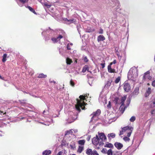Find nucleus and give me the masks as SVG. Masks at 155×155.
<instances>
[{
  "mask_svg": "<svg viewBox=\"0 0 155 155\" xmlns=\"http://www.w3.org/2000/svg\"><path fill=\"white\" fill-rule=\"evenodd\" d=\"M86 96H84L83 95H80L79 96L80 100L78 99H77V104L75 105L76 109L79 112L80 111V108H81L82 110L84 109L85 107L84 106L86 104L84 101L86 100L85 97Z\"/></svg>",
  "mask_w": 155,
  "mask_h": 155,
  "instance_id": "obj_1",
  "label": "nucleus"
},
{
  "mask_svg": "<svg viewBox=\"0 0 155 155\" xmlns=\"http://www.w3.org/2000/svg\"><path fill=\"white\" fill-rule=\"evenodd\" d=\"M57 34L58 36L56 37H54L51 38V40L53 43H56L59 41L60 39L63 38L65 32L64 31L59 30L58 31Z\"/></svg>",
  "mask_w": 155,
  "mask_h": 155,
  "instance_id": "obj_2",
  "label": "nucleus"
},
{
  "mask_svg": "<svg viewBox=\"0 0 155 155\" xmlns=\"http://www.w3.org/2000/svg\"><path fill=\"white\" fill-rule=\"evenodd\" d=\"M133 128L131 127H129L127 126L122 128V130L120 131L119 135H121L124 134V133L126 132L127 133V136L128 137H130V136L131 134L132 133L133 130Z\"/></svg>",
  "mask_w": 155,
  "mask_h": 155,
  "instance_id": "obj_3",
  "label": "nucleus"
},
{
  "mask_svg": "<svg viewBox=\"0 0 155 155\" xmlns=\"http://www.w3.org/2000/svg\"><path fill=\"white\" fill-rule=\"evenodd\" d=\"M70 69L67 70V71L66 72H68L69 73H73V75H76L77 73H81V72L84 73L86 72H89V68H82L81 71V72H77L76 71H74V68H70Z\"/></svg>",
  "mask_w": 155,
  "mask_h": 155,
  "instance_id": "obj_4",
  "label": "nucleus"
},
{
  "mask_svg": "<svg viewBox=\"0 0 155 155\" xmlns=\"http://www.w3.org/2000/svg\"><path fill=\"white\" fill-rule=\"evenodd\" d=\"M126 96H124L123 97H122L121 99V101L120 104H121V105L120 107V108L121 109L123 108V107H124V109H125L126 108H127V106H128L130 103V99H127V105L125 106L124 104V101L126 100Z\"/></svg>",
  "mask_w": 155,
  "mask_h": 155,
  "instance_id": "obj_5",
  "label": "nucleus"
},
{
  "mask_svg": "<svg viewBox=\"0 0 155 155\" xmlns=\"http://www.w3.org/2000/svg\"><path fill=\"white\" fill-rule=\"evenodd\" d=\"M137 75L138 72L137 68H130L128 73V77H133L134 76H137Z\"/></svg>",
  "mask_w": 155,
  "mask_h": 155,
  "instance_id": "obj_6",
  "label": "nucleus"
},
{
  "mask_svg": "<svg viewBox=\"0 0 155 155\" xmlns=\"http://www.w3.org/2000/svg\"><path fill=\"white\" fill-rule=\"evenodd\" d=\"M98 135L99 137V138L100 140V144L101 145H103L104 144V142L106 141L107 138L104 134L103 133H98Z\"/></svg>",
  "mask_w": 155,
  "mask_h": 155,
  "instance_id": "obj_7",
  "label": "nucleus"
},
{
  "mask_svg": "<svg viewBox=\"0 0 155 155\" xmlns=\"http://www.w3.org/2000/svg\"><path fill=\"white\" fill-rule=\"evenodd\" d=\"M100 141L98 136L97 135H96V137H94L92 139V143L95 146L98 145L99 147H101L103 145L100 144Z\"/></svg>",
  "mask_w": 155,
  "mask_h": 155,
  "instance_id": "obj_8",
  "label": "nucleus"
},
{
  "mask_svg": "<svg viewBox=\"0 0 155 155\" xmlns=\"http://www.w3.org/2000/svg\"><path fill=\"white\" fill-rule=\"evenodd\" d=\"M47 32L51 33L50 35L47 34V35L45 37V41H48L50 40L51 38V37L52 36V33L54 32V31L49 28V29L47 30L46 31Z\"/></svg>",
  "mask_w": 155,
  "mask_h": 155,
  "instance_id": "obj_9",
  "label": "nucleus"
},
{
  "mask_svg": "<svg viewBox=\"0 0 155 155\" xmlns=\"http://www.w3.org/2000/svg\"><path fill=\"white\" fill-rule=\"evenodd\" d=\"M19 2H17V3L19 6L20 7H22L23 6V4L26 2H27L28 0H18Z\"/></svg>",
  "mask_w": 155,
  "mask_h": 155,
  "instance_id": "obj_10",
  "label": "nucleus"
},
{
  "mask_svg": "<svg viewBox=\"0 0 155 155\" xmlns=\"http://www.w3.org/2000/svg\"><path fill=\"white\" fill-rule=\"evenodd\" d=\"M124 90L125 91L128 92L130 89V85L127 83H124Z\"/></svg>",
  "mask_w": 155,
  "mask_h": 155,
  "instance_id": "obj_11",
  "label": "nucleus"
},
{
  "mask_svg": "<svg viewBox=\"0 0 155 155\" xmlns=\"http://www.w3.org/2000/svg\"><path fill=\"white\" fill-rule=\"evenodd\" d=\"M101 113V110H98L96 112L93 113L92 115H93V116L92 117V119L93 120L94 118L96 116H98Z\"/></svg>",
  "mask_w": 155,
  "mask_h": 155,
  "instance_id": "obj_12",
  "label": "nucleus"
},
{
  "mask_svg": "<svg viewBox=\"0 0 155 155\" xmlns=\"http://www.w3.org/2000/svg\"><path fill=\"white\" fill-rule=\"evenodd\" d=\"M114 145L116 147L118 150H120L123 147V144L119 142L115 143Z\"/></svg>",
  "mask_w": 155,
  "mask_h": 155,
  "instance_id": "obj_13",
  "label": "nucleus"
},
{
  "mask_svg": "<svg viewBox=\"0 0 155 155\" xmlns=\"http://www.w3.org/2000/svg\"><path fill=\"white\" fill-rule=\"evenodd\" d=\"M151 89L150 87H148L146 90V92L144 96L145 97H148L151 93Z\"/></svg>",
  "mask_w": 155,
  "mask_h": 155,
  "instance_id": "obj_14",
  "label": "nucleus"
},
{
  "mask_svg": "<svg viewBox=\"0 0 155 155\" xmlns=\"http://www.w3.org/2000/svg\"><path fill=\"white\" fill-rule=\"evenodd\" d=\"M105 38L103 35H100L97 37V40L98 42L101 41H103L105 40Z\"/></svg>",
  "mask_w": 155,
  "mask_h": 155,
  "instance_id": "obj_15",
  "label": "nucleus"
},
{
  "mask_svg": "<svg viewBox=\"0 0 155 155\" xmlns=\"http://www.w3.org/2000/svg\"><path fill=\"white\" fill-rule=\"evenodd\" d=\"M25 7L28 8L29 9V10L31 12H33V13H34V14H36V12H35V10L32 8H31V7L30 6H25Z\"/></svg>",
  "mask_w": 155,
  "mask_h": 155,
  "instance_id": "obj_16",
  "label": "nucleus"
},
{
  "mask_svg": "<svg viewBox=\"0 0 155 155\" xmlns=\"http://www.w3.org/2000/svg\"><path fill=\"white\" fill-rule=\"evenodd\" d=\"M51 153L50 150H46L44 151L42 153L43 155H49Z\"/></svg>",
  "mask_w": 155,
  "mask_h": 155,
  "instance_id": "obj_17",
  "label": "nucleus"
},
{
  "mask_svg": "<svg viewBox=\"0 0 155 155\" xmlns=\"http://www.w3.org/2000/svg\"><path fill=\"white\" fill-rule=\"evenodd\" d=\"M108 137L109 139H111L114 138L115 136V134L114 133L108 134Z\"/></svg>",
  "mask_w": 155,
  "mask_h": 155,
  "instance_id": "obj_18",
  "label": "nucleus"
},
{
  "mask_svg": "<svg viewBox=\"0 0 155 155\" xmlns=\"http://www.w3.org/2000/svg\"><path fill=\"white\" fill-rule=\"evenodd\" d=\"M93 151L92 150L90 149H88L87 150L86 153L88 155H92L93 153Z\"/></svg>",
  "mask_w": 155,
  "mask_h": 155,
  "instance_id": "obj_19",
  "label": "nucleus"
},
{
  "mask_svg": "<svg viewBox=\"0 0 155 155\" xmlns=\"http://www.w3.org/2000/svg\"><path fill=\"white\" fill-rule=\"evenodd\" d=\"M104 147H106L112 148L114 147L113 145L111 143H108L104 145Z\"/></svg>",
  "mask_w": 155,
  "mask_h": 155,
  "instance_id": "obj_20",
  "label": "nucleus"
},
{
  "mask_svg": "<svg viewBox=\"0 0 155 155\" xmlns=\"http://www.w3.org/2000/svg\"><path fill=\"white\" fill-rule=\"evenodd\" d=\"M150 103L151 107H155V97L153 100L150 102Z\"/></svg>",
  "mask_w": 155,
  "mask_h": 155,
  "instance_id": "obj_21",
  "label": "nucleus"
},
{
  "mask_svg": "<svg viewBox=\"0 0 155 155\" xmlns=\"http://www.w3.org/2000/svg\"><path fill=\"white\" fill-rule=\"evenodd\" d=\"M85 141L84 140H80L78 141V143L80 146H82L84 145Z\"/></svg>",
  "mask_w": 155,
  "mask_h": 155,
  "instance_id": "obj_22",
  "label": "nucleus"
},
{
  "mask_svg": "<svg viewBox=\"0 0 155 155\" xmlns=\"http://www.w3.org/2000/svg\"><path fill=\"white\" fill-rule=\"evenodd\" d=\"M149 71H147L146 73H145L144 75L143 76V79H147L148 76H149Z\"/></svg>",
  "mask_w": 155,
  "mask_h": 155,
  "instance_id": "obj_23",
  "label": "nucleus"
},
{
  "mask_svg": "<svg viewBox=\"0 0 155 155\" xmlns=\"http://www.w3.org/2000/svg\"><path fill=\"white\" fill-rule=\"evenodd\" d=\"M47 75L44 74L43 73H41L39 74L38 77V78H45L47 77Z\"/></svg>",
  "mask_w": 155,
  "mask_h": 155,
  "instance_id": "obj_24",
  "label": "nucleus"
},
{
  "mask_svg": "<svg viewBox=\"0 0 155 155\" xmlns=\"http://www.w3.org/2000/svg\"><path fill=\"white\" fill-rule=\"evenodd\" d=\"M108 70L109 72L111 73H117V71H116L114 69V68H108Z\"/></svg>",
  "mask_w": 155,
  "mask_h": 155,
  "instance_id": "obj_25",
  "label": "nucleus"
},
{
  "mask_svg": "<svg viewBox=\"0 0 155 155\" xmlns=\"http://www.w3.org/2000/svg\"><path fill=\"white\" fill-rule=\"evenodd\" d=\"M84 147L82 146H79V148L78 150V152L79 153H81L83 150Z\"/></svg>",
  "mask_w": 155,
  "mask_h": 155,
  "instance_id": "obj_26",
  "label": "nucleus"
},
{
  "mask_svg": "<svg viewBox=\"0 0 155 155\" xmlns=\"http://www.w3.org/2000/svg\"><path fill=\"white\" fill-rule=\"evenodd\" d=\"M52 123V120L51 119H50L48 121V122L47 120L45 121V124L46 125L48 126Z\"/></svg>",
  "mask_w": 155,
  "mask_h": 155,
  "instance_id": "obj_27",
  "label": "nucleus"
},
{
  "mask_svg": "<svg viewBox=\"0 0 155 155\" xmlns=\"http://www.w3.org/2000/svg\"><path fill=\"white\" fill-rule=\"evenodd\" d=\"M106 100V97H102L101 95L100 96L99 98V100L100 101L103 102L104 101H105Z\"/></svg>",
  "mask_w": 155,
  "mask_h": 155,
  "instance_id": "obj_28",
  "label": "nucleus"
},
{
  "mask_svg": "<svg viewBox=\"0 0 155 155\" xmlns=\"http://www.w3.org/2000/svg\"><path fill=\"white\" fill-rule=\"evenodd\" d=\"M7 56V54H4L3 56V58L2 59V61L3 62H5L6 60V58Z\"/></svg>",
  "mask_w": 155,
  "mask_h": 155,
  "instance_id": "obj_29",
  "label": "nucleus"
},
{
  "mask_svg": "<svg viewBox=\"0 0 155 155\" xmlns=\"http://www.w3.org/2000/svg\"><path fill=\"white\" fill-rule=\"evenodd\" d=\"M129 137H128L127 136V137L124 136L123 138V139L125 142H129L130 140V139Z\"/></svg>",
  "mask_w": 155,
  "mask_h": 155,
  "instance_id": "obj_30",
  "label": "nucleus"
},
{
  "mask_svg": "<svg viewBox=\"0 0 155 155\" xmlns=\"http://www.w3.org/2000/svg\"><path fill=\"white\" fill-rule=\"evenodd\" d=\"M66 63L68 64H70L72 62L71 60L69 58H67L66 59Z\"/></svg>",
  "mask_w": 155,
  "mask_h": 155,
  "instance_id": "obj_31",
  "label": "nucleus"
},
{
  "mask_svg": "<svg viewBox=\"0 0 155 155\" xmlns=\"http://www.w3.org/2000/svg\"><path fill=\"white\" fill-rule=\"evenodd\" d=\"M116 63V60H114L113 62H111L110 64L108 66L107 68H111V65L112 64H115Z\"/></svg>",
  "mask_w": 155,
  "mask_h": 155,
  "instance_id": "obj_32",
  "label": "nucleus"
},
{
  "mask_svg": "<svg viewBox=\"0 0 155 155\" xmlns=\"http://www.w3.org/2000/svg\"><path fill=\"white\" fill-rule=\"evenodd\" d=\"M107 154L108 155H112L113 152L111 149H110L108 150L107 152Z\"/></svg>",
  "mask_w": 155,
  "mask_h": 155,
  "instance_id": "obj_33",
  "label": "nucleus"
},
{
  "mask_svg": "<svg viewBox=\"0 0 155 155\" xmlns=\"http://www.w3.org/2000/svg\"><path fill=\"white\" fill-rule=\"evenodd\" d=\"M136 120V117L135 116H132L130 119V121L131 122H133Z\"/></svg>",
  "mask_w": 155,
  "mask_h": 155,
  "instance_id": "obj_34",
  "label": "nucleus"
},
{
  "mask_svg": "<svg viewBox=\"0 0 155 155\" xmlns=\"http://www.w3.org/2000/svg\"><path fill=\"white\" fill-rule=\"evenodd\" d=\"M107 150L106 148H103L101 150V152L104 154L107 153Z\"/></svg>",
  "mask_w": 155,
  "mask_h": 155,
  "instance_id": "obj_35",
  "label": "nucleus"
},
{
  "mask_svg": "<svg viewBox=\"0 0 155 155\" xmlns=\"http://www.w3.org/2000/svg\"><path fill=\"white\" fill-rule=\"evenodd\" d=\"M65 151L64 150L59 152L57 155H63V153H65Z\"/></svg>",
  "mask_w": 155,
  "mask_h": 155,
  "instance_id": "obj_36",
  "label": "nucleus"
},
{
  "mask_svg": "<svg viewBox=\"0 0 155 155\" xmlns=\"http://www.w3.org/2000/svg\"><path fill=\"white\" fill-rule=\"evenodd\" d=\"M138 91V88H136L134 90V94L135 95H137L139 93Z\"/></svg>",
  "mask_w": 155,
  "mask_h": 155,
  "instance_id": "obj_37",
  "label": "nucleus"
},
{
  "mask_svg": "<svg viewBox=\"0 0 155 155\" xmlns=\"http://www.w3.org/2000/svg\"><path fill=\"white\" fill-rule=\"evenodd\" d=\"M83 59L84 61L85 62H87L88 61V60L86 56H85L84 55L83 56Z\"/></svg>",
  "mask_w": 155,
  "mask_h": 155,
  "instance_id": "obj_38",
  "label": "nucleus"
},
{
  "mask_svg": "<svg viewBox=\"0 0 155 155\" xmlns=\"http://www.w3.org/2000/svg\"><path fill=\"white\" fill-rule=\"evenodd\" d=\"M120 80V77H117L115 80V83L117 84L118 83Z\"/></svg>",
  "mask_w": 155,
  "mask_h": 155,
  "instance_id": "obj_39",
  "label": "nucleus"
},
{
  "mask_svg": "<svg viewBox=\"0 0 155 155\" xmlns=\"http://www.w3.org/2000/svg\"><path fill=\"white\" fill-rule=\"evenodd\" d=\"M99 64L101 66L102 68H104L105 67V64L104 61H102L101 63H99Z\"/></svg>",
  "mask_w": 155,
  "mask_h": 155,
  "instance_id": "obj_40",
  "label": "nucleus"
},
{
  "mask_svg": "<svg viewBox=\"0 0 155 155\" xmlns=\"http://www.w3.org/2000/svg\"><path fill=\"white\" fill-rule=\"evenodd\" d=\"M74 18L71 19H68V22L69 24L72 23L74 21Z\"/></svg>",
  "mask_w": 155,
  "mask_h": 155,
  "instance_id": "obj_41",
  "label": "nucleus"
},
{
  "mask_svg": "<svg viewBox=\"0 0 155 155\" xmlns=\"http://www.w3.org/2000/svg\"><path fill=\"white\" fill-rule=\"evenodd\" d=\"M122 10L121 9H117V12H118L119 13L121 14H123V12L122 11Z\"/></svg>",
  "mask_w": 155,
  "mask_h": 155,
  "instance_id": "obj_42",
  "label": "nucleus"
},
{
  "mask_svg": "<svg viewBox=\"0 0 155 155\" xmlns=\"http://www.w3.org/2000/svg\"><path fill=\"white\" fill-rule=\"evenodd\" d=\"M70 84L72 86L74 87V83L72 80L70 81Z\"/></svg>",
  "mask_w": 155,
  "mask_h": 155,
  "instance_id": "obj_43",
  "label": "nucleus"
},
{
  "mask_svg": "<svg viewBox=\"0 0 155 155\" xmlns=\"http://www.w3.org/2000/svg\"><path fill=\"white\" fill-rule=\"evenodd\" d=\"M25 61H26L25 60H24V59H22V58H20L19 60V62H20L21 61V62H23L25 63Z\"/></svg>",
  "mask_w": 155,
  "mask_h": 155,
  "instance_id": "obj_44",
  "label": "nucleus"
},
{
  "mask_svg": "<svg viewBox=\"0 0 155 155\" xmlns=\"http://www.w3.org/2000/svg\"><path fill=\"white\" fill-rule=\"evenodd\" d=\"M93 155H99L96 150H94L93 152Z\"/></svg>",
  "mask_w": 155,
  "mask_h": 155,
  "instance_id": "obj_45",
  "label": "nucleus"
},
{
  "mask_svg": "<svg viewBox=\"0 0 155 155\" xmlns=\"http://www.w3.org/2000/svg\"><path fill=\"white\" fill-rule=\"evenodd\" d=\"M72 133V131L71 130L68 131L66 132V135L69 134H71Z\"/></svg>",
  "mask_w": 155,
  "mask_h": 155,
  "instance_id": "obj_46",
  "label": "nucleus"
},
{
  "mask_svg": "<svg viewBox=\"0 0 155 155\" xmlns=\"http://www.w3.org/2000/svg\"><path fill=\"white\" fill-rule=\"evenodd\" d=\"M103 33V29L102 28H101L99 31V33L100 34H102Z\"/></svg>",
  "mask_w": 155,
  "mask_h": 155,
  "instance_id": "obj_47",
  "label": "nucleus"
},
{
  "mask_svg": "<svg viewBox=\"0 0 155 155\" xmlns=\"http://www.w3.org/2000/svg\"><path fill=\"white\" fill-rule=\"evenodd\" d=\"M67 48L68 50H70L71 49V47L69 43L68 44Z\"/></svg>",
  "mask_w": 155,
  "mask_h": 155,
  "instance_id": "obj_48",
  "label": "nucleus"
},
{
  "mask_svg": "<svg viewBox=\"0 0 155 155\" xmlns=\"http://www.w3.org/2000/svg\"><path fill=\"white\" fill-rule=\"evenodd\" d=\"M152 85L154 87H155V80H154L152 82Z\"/></svg>",
  "mask_w": 155,
  "mask_h": 155,
  "instance_id": "obj_49",
  "label": "nucleus"
},
{
  "mask_svg": "<svg viewBox=\"0 0 155 155\" xmlns=\"http://www.w3.org/2000/svg\"><path fill=\"white\" fill-rule=\"evenodd\" d=\"M107 107L109 108H110L111 107L110 103V101L109 102L108 104L107 105Z\"/></svg>",
  "mask_w": 155,
  "mask_h": 155,
  "instance_id": "obj_50",
  "label": "nucleus"
},
{
  "mask_svg": "<svg viewBox=\"0 0 155 155\" xmlns=\"http://www.w3.org/2000/svg\"><path fill=\"white\" fill-rule=\"evenodd\" d=\"M91 138V136H88L87 138V141H89Z\"/></svg>",
  "mask_w": 155,
  "mask_h": 155,
  "instance_id": "obj_51",
  "label": "nucleus"
},
{
  "mask_svg": "<svg viewBox=\"0 0 155 155\" xmlns=\"http://www.w3.org/2000/svg\"><path fill=\"white\" fill-rule=\"evenodd\" d=\"M147 78L149 79V80H151V78H152V77L151 76H150V75H149V76H148Z\"/></svg>",
  "mask_w": 155,
  "mask_h": 155,
  "instance_id": "obj_52",
  "label": "nucleus"
},
{
  "mask_svg": "<svg viewBox=\"0 0 155 155\" xmlns=\"http://www.w3.org/2000/svg\"><path fill=\"white\" fill-rule=\"evenodd\" d=\"M155 113V110L151 111V113L152 114H154Z\"/></svg>",
  "mask_w": 155,
  "mask_h": 155,
  "instance_id": "obj_53",
  "label": "nucleus"
},
{
  "mask_svg": "<svg viewBox=\"0 0 155 155\" xmlns=\"http://www.w3.org/2000/svg\"><path fill=\"white\" fill-rule=\"evenodd\" d=\"M49 82H50V83L53 82V83H54V84H55V83H56V82H55V81H51V79H50L49 80Z\"/></svg>",
  "mask_w": 155,
  "mask_h": 155,
  "instance_id": "obj_54",
  "label": "nucleus"
},
{
  "mask_svg": "<svg viewBox=\"0 0 155 155\" xmlns=\"http://www.w3.org/2000/svg\"><path fill=\"white\" fill-rule=\"evenodd\" d=\"M76 50H74L72 52H71V54H75V53H76Z\"/></svg>",
  "mask_w": 155,
  "mask_h": 155,
  "instance_id": "obj_55",
  "label": "nucleus"
},
{
  "mask_svg": "<svg viewBox=\"0 0 155 155\" xmlns=\"http://www.w3.org/2000/svg\"><path fill=\"white\" fill-rule=\"evenodd\" d=\"M64 20L65 21H67V22H68V19L67 18H65L64 19Z\"/></svg>",
  "mask_w": 155,
  "mask_h": 155,
  "instance_id": "obj_56",
  "label": "nucleus"
},
{
  "mask_svg": "<svg viewBox=\"0 0 155 155\" xmlns=\"http://www.w3.org/2000/svg\"><path fill=\"white\" fill-rule=\"evenodd\" d=\"M0 79H3V78L1 77V76L0 75Z\"/></svg>",
  "mask_w": 155,
  "mask_h": 155,
  "instance_id": "obj_57",
  "label": "nucleus"
},
{
  "mask_svg": "<svg viewBox=\"0 0 155 155\" xmlns=\"http://www.w3.org/2000/svg\"><path fill=\"white\" fill-rule=\"evenodd\" d=\"M69 44H70V46H71L73 45V44L72 43H70Z\"/></svg>",
  "mask_w": 155,
  "mask_h": 155,
  "instance_id": "obj_58",
  "label": "nucleus"
},
{
  "mask_svg": "<svg viewBox=\"0 0 155 155\" xmlns=\"http://www.w3.org/2000/svg\"><path fill=\"white\" fill-rule=\"evenodd\" d=\"M77 63V60H76L74 62V63Z\"/></svg>",
  "mask_w": 155,
  "mask_h": 155,
  "instance_id": "obj_59",
  "label": "nucleus"
},
{
  "mask_svg": "<svg viewBox=\"0 0 155 155\" xmlns=\"http://www.w3.org/2000/svg\"><path fill=\"white\" fill-rule=\"evenodd\" d=\"M45 5L47 6H48V7H50V5Z\"/></svg>",
  "mask_w": 155,
  "mask_h": 155,
  "instance_id": "obj_60",
  "label": "nucleus"
},
{
  "mask_svg": "<svg viewBox=\"0 0 155 155\" xmlns=\"http://www.w3.org/2000/svg\"><path fill=\"white\" fill-rule=\"evenodd\" d=\"M83 68H88L86 66H84Z\"/></svg>",
  "mask_w": 155,
  "mask_h": 155,
  "instance_id": "obj_61",
  "label": "nucleus"
},
{
  "mask_svg": "<svg viewBox=\"0 0 155 155\" xmlns=\"http://www.w3.org/2000/svg\"><path fill=\"white\" fill-rule=\"evenodd\" d=\"M0 114L3 113V111H0Z\"/></svg>",
  "mask_w": 155,
  "mask_h": 155,
  "instance_id": "obj_62",
  "label": "nucleus"
},
{
  "mask_svg": "<svg viewBox=\"0 0 155 155\" xmlns=\"http://www.w3.org/2000/svg\"><path fill=\"white\" fill-rule=\"evenodd\" d=\"M45 113V110L43 111V114H44Z\"/></svg>",
  "mask_w": 155,
  "mask_h": 155,
  "instance_id": "obj_63",
  "label": "nucleus"
},
{
  "mask_svg": "<svg viewBox=\"0 0 155 155\" xmlns=\"http://www.w3.org/2000/svg\"><path fill=\"white\" fill-rule=\"evenodd\" d=\"M44 31H43V32H42L41 34H42V35H43V33H44Z\"/></svg>",
  "mask_w": 155,
  "mask_h": 155,
  "instance_id": "obj_64",
  "label": "nucleus"
}]
</instances>
